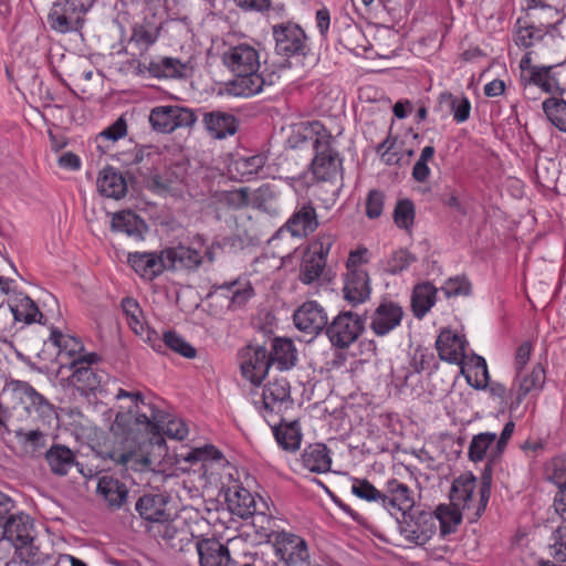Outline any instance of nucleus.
<instances>
[{
  "instance_id": "f257e3e1",
  "label": "nucleus",
  "mask_w": 566,
  "mask_h": 566,
  "mask_svg": "<svg viewBox=\"0 0 566 566\" xmlns=\"http://www.w3.org/2000/svg\"><path fill=\"white\" fill-rule=\"evenodd\" d=\"M0 536L14 548L20 562L28 566L44 565L51 559L50 554L40 548L36 527L29 514L13 513L2 521Z\"/></svg>"
},
{
  "instance_id": "f03ea898",
  "label": "nucleus",
  "mask_w": 566,
  "mask_h": 566,
  "mask_svg": "<svg viewBox=\"0 0 566 566\" xmlns=\"http://www.w3.org/2000/svg\"><path fill=\"white\" fill-rule=\"evenodd\" d=\"M297 136L303 140H311L315 150L312 160V172L319 181H333L342 169L339 154L332 146L334 142L331 133L319 122L302 124Z\"/></svg>"
},
{
  "instance_id": "7ed1b4c3",
  "label": "nucleus",
  "mask_w": 566,
  "mask_h": 566,
  "mask_svg": "<svg viewBox=\"0 0 566 566\" xmlns=\"http://www.w3.org/2000/svg\"><path fill=\"white\" fill-rule=\"evenodd\" d=\"M491 474L484 472L479 488V499L473 497L476 488V479L470 473H463L457 478L451 486L450 499L452 505L461 510H473V516L480 517L485 511L491 494Z\"/></svg>"
},
{
  "instance_id": "20e7f679",
  "label": "nucleus",
  "mask_w": 566,
  "mask_h": 566,
  "mask_svg": "<svg viewBox=\"0 0 566 566\" xmlns=\"http://www.w3.org/2000/svg\"><path fill=\"white\" fill-rule=\"evenodd\" d=\"M364 329L365 321L359 314L342 311L327 324L325 333L334 347L345 349L359 338Z\"/></svg>"
},
{
  "instance_id": "39448f33",
  "label": "nucleus",
  "mask_w": 566,
  "mask_h": 566,
  "mask_svg": "<svg viewBox=\"0 0 566 566\" xmlns=\"http://www.w3.org/2000/svg\"><path fill=\"white\" fill-rule=\"evenodd\" d=\"M318 216L313 203L311 201L297 203L293 213L272 235L270 242L282 239L285 233L296 239L306 238L318 228Z\"/></svg>"
},
{
  "instance_id": "423d86ee",
  "label": "nucleus",
  "mask_w": 566,
  "mask_h": 566,
  "mask_svg": "<svg viewBox=\"0 0 566 566\" xmlns=\"http://www.w3.org/2000/svg\"><path fill=\"white\" fill-rule=\"evenodd\" d=\"M275 40V51L279 55L305 57L310 52L307 36L303 29L294 23H281L272 28Z\"/></svg>"
},
{
  "instance_id": "0eeeda50",
  "label": "nucleus",
  "mask_w": 566,
  "mask_h": 566,
  "mask_svg": "<svg viewBox=\"0 0 566 566\" xmlns=\"http://www.w3.org/2000/svg\"><path fill=\"white\" fill-rule=\"evenodd\" d=\"M196 120L197 116L193 111L177 105L157 106L149 114L153 129L159 133H171L180 127H191Z\"/></svg>"
},
{
  "instance_id": "6e6552de",
  "label": "nucleus",
  "mask_w": 566,
  "mask_h": 566,
  "mask_svg": "<svg viewBox=\"0 0 566 566\" xmlns=\"http://www.w3.org/2000/svg\"><path fill=\"white\" fill-rule=\"evenodd\" d=\"M253 403L264 418L270 413H281L292 405L290 384L285 378L269 381L260 394V399Z\"/></svg>"
},
{
  "instance_id": "1a4fd4ad",
  "label": "nucleus",
  "mask_w": 566,
  "mask_h": 566,
  "mask_svg": "<svg viewBox=\"0 0 566 566\" xmlns=\"http://www.w3.org/2000/svg\"><path fill=\"white\" fill-rule=\"evenodd\" d=\"M400 535L409 543L424 545L437 532V518L431 513L421 512L417 516L397 517Z\"/></svg>"
},
{
  "instance_id": "9d476101",
  "label": "nucleus",
  "mask_w": 566,
  "mask_h": 566,
  "mask_svg": "<svg viewBox=\"0 0 566 566\" xmlns=\"http://www.w3.org/2000/svg\"><path fill=\"white\" fill-rule=\"evenodd\" d=\"M274 549L285 566H310L307 543L298 535L280 532L275 535Z\"/></svg>"
},
{
  "instance_id": "9b49d317",
  "label": "nucleus",
  "mask_w": 566,
  "mask_h": 566,
  "mask_svg": "<svg viewBox=\"0 0 566 566\" xmlns=\"http://www.w3.org/2000/svg\"><path fill=\"white\" fill-rule=\"evenodd\" d=\"M97 359L96 354L90 353L86 357H80L70 363L69 369L72 370L70 381L82 394L94 392L104 380L105 375L92 367Z\"/></svg>"
},
{
  "instance_id": "f8f14e48",
  "label": "nucleus",
  "mask_w": 566,
  "mask_h": 566,
  "mask_svg": "<svg viewBox=\"0 0 566 566\" xmlns=\"http://www.w3.org/2000/svg\"><path fill=\"white\" fill-rule=\"evenodd\" d=\"M84 12L83 6L77 7L73 0H59L50 9L48 23L57 33H69L80 28Z\"/></svg>"
},
{
  "instance_id": "ddd939ff",
  "label": "nucleus",
  "mask_w": 566,
  "mask_h": 566,
  "mask_svg": "<svg viewBox=\"0 0 566 566\" xmlns=\"http://www.w3.org/2000/svg\"><path fill=\"white\" fill-rule=\"evenodd\" d=\"M403 317L402 307L394 301L384 300L369 316V328L379 337H384L400 326Z\"/></svg>"
},
{
  "instance_id": "4468645a",
  "label": "nucleus",
  "mask_w": 566,
  "mask_h": 566,
  "mask_svg": "<svg viewBox=\"0 0 566 566\" xmlns=\"http://www.w3.org/2000/svg\"><path fill=\"white\" fill-rule=\"evenodd\" d=\"M222 61L235 75L258 71L260 67L259 51L248 43L230 46L223 53Z\"/></svg>"
},
{
  "instance_id": "2eb2a0df",
  "label": "nucleus",
  "mask_w": 566,
  "mask_h": 566,
  "mask_svg": "<svg viewBox=\"0 0 566 566\" xmlns=\"http://www.w3.org/2000/svg\"><path fill=\"white\" fill-rule=\"evenodd\" d=\"M293 321L298 331L315 336L326 329L327 313L316 301H307L294 312Z\"/></svg>"
},
{
  "instance_id": "dca6fc26",
  "label": "nucleus",
  "mask_w": 566,
  "mask_h": 566,
  "mask_svg": "<svg viewBox=\"0 0 566 566\" xmlns=\"http://www.w3.org/2000/svg\"><path fill=\"white\" fill-rule=\"evenodd\" d=\"M412 506L413 497L408 485L396 479L389 480L382 495V507L397 518L407 515Z\"/></svg>"
},
{
  "instance_id": "f3484780",
  "label": "nucleus",
  "mask_w": 566,
  "mask_h": 566,
  "mask_svg": "<svg viewBox=\"0 0 566 566\" xmlns=\"http://www.w3.org/2000/svg\"><path fill=\"white\" fill-rule=\"evenodd\" d=\"M128 264L144 280L153 281L168 270L165 250L160 252H133L127 256Z\"/></svg>"
},
{
  "instance_id": "a211bd4d",
  "label": "nucleus",
  "mask_w": 566,
  "mask_h": 566,
  "mask_svg": "<svg viewBox=\"0 0 566 566\" xmlns=\"http://www.w3.org/2000/svg\"><path fill=\"white\" fill-rule=\"evenodd\" d=\"M271 360L265 347H248L241 363V371L245 379L253 385H260L268 375Z\"/></svg>"
},
{
  "instance_id": "6ab92c4d",
  "label": "nucleus",
  "mask_w": 566,
  "mask_h": 566,
  "mask_svg": "<svg viewBox=\"0 0 566 566\" xmlns=\"http://www.w3.org/2000/svg\"><path fill=\"white\" fill-rule=\"evenodd\" d=\"M49 343L56 348V359L61 369L69 368L72 360L87 356L83 353V344L78 338L64 334L59 328L51 329Z\"/></svg>"
},
{
  "instance_id": "aec40b11",
  "label": "nucleus",
  "mask_w": 566,
  "mask_h": 566,
  "mask_svg": "<svg viewBox=\"0 0 566 566\" xmlns=\"http://www.w3.org/2000/svg\"><path fill=\"white\" fill-rule=\"evenodd\" d=\"M371 295L368 272H346L344 274L343 296L352 306L366 303Z\"/></svg>"
},
{
  "instance_id": "412c9836",
  "label": "nucleus",
  "mask_w": 566,
  "mask_h": 566,
  "mask_svg": "<svg viewBox=\"0 0 566 566\" xmlns=\"http://www.w3.org/2000/svg\"><path fill=\"white\" fill-rule=\"evenodd\" d=\"M202 124L208 135L214 139H224L238 130L235 116L219 109L202 112Z\"/></svg>"
},
{
  "instance_id": "4be33fe9",
  "label": "nucleus",
  "mask_w": 566,
  "mask_h": 566,
  "mask_svg": "<svg viewBox=\"0 0 566 566\" xmlns=\"http://www.w3.org/2000/svg\"><path fill=\"white\" fill-rule=\"evenodd\" d=\"M436 347L439 357L451 364L462 365L465 359V339L463 336L450 329L442 331L437 340Z\"/></svg>"
},
{
  "instance_id": "5701e85b",
  "label": "nucleus",
  "mask_w": 566,
  "mask_h": 566,
  "mask_svg": "<svg viewBox=\"0 0 566 566\" xmlns=\"http://www.w3.org/2000/svg\"><path fill=\"white\" fill-rule=\"evenodd\" d=\"M169 497L166 494H144L136 502L135 509L142 518L164 523L170 517V513L167 511Z\"/></svg>"
},
{
  "instance_id": "b1692460",
  "label": "nucleus",
  "mask_w": 566,
  "mask_h": 566,
  "mask_svg": "<svg viewBox=\"0 0 566 566\" xmlns=\"http://www.w3.org/2000/svg\"><path fill=\"white\" fill-rule=\"evenodd\" d=\"M196 549L201 566H231L232 564L228 547L216 538L197 541Z\"/></svg>"
},
{
  "instance_id": "393cba45",
  "label": "nucleus",
  "mask_w": 566,
  "mask_h": 566,
  "mask_svg": "<svg viewBox=\"0 0 566 566\" xmlns=\"http://www.w3.org/2000/svg\"><path fill=\"white\" fill-rule=\"evenodd\" d=\"M15 391L21 395V399L28 405L27 409L35 411L43 423L50 424L56 419L54 407L29 384L18 382Z\"/></svg>"
},
{
  "instance_id": "a878e982",
  "label": "nucleus",
  "mask_w": 566,
  "mask_h": 566,
  "mask_svg": "<svg viewBox=\"0 0 566 566\" xmlns=\"http://www.w3.org/2000/svg\"><path fill=\"white\" fill-rule=\"evenodd\" d=\"M96 494L112 509H120L127 501L128 489L118 479L111 475L98 478Z\"/></svg>"
},
{
  "instance_id": "bb28decb",
  "label": "nucleus",
  "mask_w": 566,
  "mask_h": 566,
  "mask_svg": "<svg viewBox=\"0 0 566 566\" xmlns=\"http://www.w3.org/2000/svg\"><path fill=\"white\" fill-rule=\"evenodd\" d=\"M546 21L518 19L515 31V43L522 48H531L551 32L555 25H545Z\"/></svg>"
},
{
  "instance_id": "cd10ccee",
  "label": "nucleus",
  "mask_w": 566,
  "mask_h": 566,
  "mask_svg": "<svg viewBox=\"0 0 566 566\" xmlns=\"http://www.w3.org/2000/svg\"><path fill=\"white\" fill-rule=\"evenodd\" d=\"M168 270H196L202 263V254L195 248L178 245L165 249Z\"/></svg>"
},
{
  "instance_id": "c85d7f7f",
  "label": "nucleus",
  "mask_w": 566,
  "mask_h": 566,
  "mask_svg": "<svg viewBox=\"0 0 566 566\" xmlns=\"http://www.w3.org/2000/svg\"><path fill=\"white\" fill-rule=\"evenodd\" d=\"M266 160L268 157L264 154L237 156L230 161L228 171L233 179L250 180L263 169Z\"/></svg>"
},
{
  "instance_id": "c756f323",
  "label": "nucleus",
  "mask_w": 566,
  "mask_h": 566,
  "mask_svg": "<svg viewBox=\"0 0 566 566\" xmlns=\"http://www.w3.org/2000/svg\"><path fill=\"white\" fill-rule=\"evenodd\" d=\"M553 66H531L527 75L522 76L524 93L527 94L532 86L539 87L545 93H556L560 90L559 82L552 74Z\"/></svg>"
},
{
  "instance_id": "7c9ffc66",
  "label": "nucleus",
  "mask_w": 566,
  "mask_h": 566,
  "mask_svg": "<svg viewBox=\"0 0 566 566\" xmlns=\"http://www.w3.org/2000/svg\"><path fill=\"white\" fill-rule=\"evenodd\" d=\"M546 380L545 369L542 364H536L530 373H516L517 392L515 405L518 406L528 394L539 392Z\"/></svg>"
},
{
  "instance_id": "2f4dec72",
  "label": "nucleus",
  "mask_w": 566,
  "mask_h": 566,
  "mask_svg": "<svg viewBox=\"0 0 566 566\" xmlns=\"http://www.w3.org/2000/svg\"><path fill=\"white\" fill-rule=\"evenodd\" d=\"M96 184L99 193L107 198L120 199L127 193L126 179L113 167L104 168Z\"/></svg>"
},
{
  "instance_id": "473e14b6",
  "label": "nucleus",
  "mask_w": 566,
  "mask_h": 566,
  "mask_svg": "<svg viewBox=\"0 0 566 566\" xmlns=\"http://www.w3.org/2000/svg\"><path fill=\"white\" fill-rule=\"evenodd\" d=\"M301 461L305 469L314 473H326L332 467L331 453L324 443L307 446L302 452Z\"/></svg>"
},
{
  "instance_id": "72a5a7b5",
  "label": "nucleus",
  "mask_w": 566,
  "mask_h": 566,
  "mask_svg": "<svg viewBox=\"0 0 566 566\" xmlns=\"http://www.w3.org/2000/svg\"><path fill=\"white\" fill-rule=\"evenodd\" d=\"M226 499L230 511L241 518H248L255 513L256 503L253 495L241 485L229 488L226 493Z\"/></svg>"
},
{
  "instance_id": "f704fd0d",
  "label": "nucleus",
  "mask_w": 566,
  "mask_h": 566,
  "mask_svg": "<svg viewBox=\"0 0 566 566\" xmlns=\"http://www.w3.org/2000/svg\"><path fill=\"white\" fill-rule=\"evenodd\" d=\"M45 460L55 475H66L73 467H78L74 452L63 444H53L45 452Z\"/></svg>"
},
{
  "instance_id": "c9c22d12",
  "label": "nucleus",
  "mask_w": 566,
  "mask_h": 566,
  "mask_svg": "<svg viewBox=\"0 0 566 566\" xmlns=\"http://www.w3.org/2000/svg\"><path fill=\"white\" fill-rule=\"evenodd\" d=\"M12 316L13 324L15 322H23L25 324L42 323V313L39 311L36 304L29 297L23 296L17 303L9 305L8 310L0 308L1 316Z\"/></svg>"
},
{
  "instance_id": "e433bc0d",
  "label": "nucleus",
  "mask_w": 566,
  "mask_h": 566,
  "mask_svg": "<svg viewBox=\"0 0 566 566\" xmlns=\"http://www.w3.org/2000/svg\"><path fill=\"white\" fill-rule=\"evenodd\" d=\"M112 229L123 232L136 240H143L147 226L144 220L132 211H120L112 218Z\"/></svg>"
},
{
  "instance_id": "4c0bfd02",
  "label": "nucleus",
  "mask_w": 566,
  "mask_h": 566,
  "mask_svg": "<svg viewBox=\"0 0 566 566\" xmlns=\"http://www.w3.org/2000/svg\"><path fill=\"white\" fill-rule=\"evenodd\" d=\"M161 28L148 21L135 23L132 27L129 43L133 44L140 54H145L159 39Z\"/></svg>"
},
{
  "instance_id": "58836bf2",
  "label": "nucleus",
  "mask_w": 566,
  "mask_h": 566,
  "mask_svg": "<svg viewBox=\"0 0 566 566\" xmlns=\"http://www.w3.org/2000/svg\"><path fill=\"white\" fill-rule=\"evenodd\" d=\"M184 180V168L176 166L166 170L164 174L154 175L149 178L147 187L159 195L176 192L179 190V185Z\"/></svg>"
},
{
  "instance_id": "ea45409f",
  "label": "nucleus",
  "mask_w": 566,
  "mask_h": 566,
  "mask_svg": "<svg viewBox=\"0 0 566 566\" xmlns=\"http://www.w3.org/2000/svg\"><path fill=\"white\" fill-rule=\"evenodd\" d=\"M269 357L272 364L277 365L279 369L289 370L296 364L297 350L291 339L275 338Z\"/></svg>"
},
{
  "instance_id": "a19ab883",
  "label": "nucleus",
  "mask_w": 566,
  "mask_h": 566,
  "mask_svg": "<svg viewBox=\"0 0 566 566\" xmlns=\"http://www.w3.org/2000/svg\"><path fill=\"white\" fill-rule=\"evenodd\" d=\"M265 81L258 71L247 72L235 75L230 91L235 96L250 97L263 90Z\"/></svg>"
},
{
  "instance_id": "79ce46f5",
  "label": "nucleus",
  "mask_w": 566,
  "mask_h": 566,
  "mask_svg": "<svg viewBox=\"0 0 566 566\" xmlns=\"http://www.w3.org/2000/svg\"><path fill=\"white\" fill-rule=\"evenodd\" d=\"M526 17L533 21L542 19V13L548 17L546 19L547 25H556L560 22L559 11L557 9L558 0H524Z\"/></svg>"
},
{
  "instance_id": "37998d69",
  "label": "nucleus",
  "mask_w": 566,
  "mask_h": 566,
  "mask_svg": "<svg viewBox=\"0 0 566 566\" xmlns=\"http://www.w3.org/2000/svg\"><path fill=\"white\" fill-rule=\"evenodd\" d=\"M437 292V287L429 282L415 286L411 304L417 318H422L436 304Z\"/></svg>"
},
{
  "instance_id": "c03bdc74",
  "label": "nucleus",
  "mask_w": 566,
  "mask_h": 566,
  "mask_svg": "<svg viewBox=\"0 0 566 566\" xmlns=\"http://www.w3.org/2000/svg\"><path fill=\"white\" fill-rule=\"evenodd\" d=\"M279 446L286 451H296L302 441L301 427L297 421L280 423L273 428Z\"/></svg>"
},
{
  "instance_id": "a18cd8bd",
  "label": "nucleus",
  "mask_w": 566,
  "mask_h": 566,
  "mask_svg": "<svg viewBox=\"0 0 566 566\" xmlns=\"http://www.w3.org/2000/svg\"><path fill=\"white\" fill-rule=\"evenodd\" d=\"M461 373L465 376L469 385L475 389H485L488 387L490 375L486 361L481 356L471 357V366L467 369L464 363L461 365Z\"/></svg>"
},
{
  "instance_id": "49530a36",
  "label": "nucleus",
  "mask_w": 566,
  "mask_h": 566,
  "mask_svg": "<svg viewBox=\"0 0 566 566\" xmlns=\"http://www.w3.org/2000/svg\"><path fill=\"white\" fill-rule=\"evenodd\" d=\"M441 106H446L453 115L457 123L465 122L471 112V103L464 95H453L450 92H443L439 96Z\"/></svg>"
},
{
  "instance_id": "de8ad7c7",
  "label": "nucleus",
  "mask_w": 566,
  "mask_h": 566,
  "mask_svg": "<svg viewBox=\"0 0 566 566\" xmlns=\"http://www.w3.org/2000/svg\"><path fill=\"white\" fill-rule=\"evenodd\" d=\"M155 77H182L186 75L187 65L175 57H161L158 61L149 63L148 67Z\"/></svg>"
},
{
  "instance_id": "09e8293b",
  "label": "nucleus",
  "mask_w": 566,
  "mask_h": 566,
  "mask_svg": "<svg viewBox=\"0 0 566 566\" xmlns=\"http://www.w3.org/2000/svg\"><path fill=\"white\" fill-rule=\"evenodd\" d=\"M14 437L24 452L31 455L40 452L46 446V434L40 429L20 428L14 430Z\"/></svg>"
},
{
  "instance_id": "8fccbe9b",
  "label": "nucleus",
  "mask_w": 566,
  "mask_h": 566,
  "mask_svg": "<svg viewBox=\"0 0 566 566\" xmlns=\"http://www.w3.org/2000/svg\"><path fill=\"white\" fill-rule=\"evenodd\" d=\"M542 107L548 122L559 132L566 133V101L548 97L543 102Z\"/></svg>"
},
{
  "instance_id": "3c124183",
  "label": "nucleus",
  "mask_w": 566,
  "mask_h": 566,
  "mask_svg": "<svg viewBox=\"0 0 566 566\" xmlns=\"http://www.w3.org/2000/svg\"><path fill=\"white\" fill-rule=\"evenodd\" d=\"M460 510L461 509L455 506L450 507L446 505H440L437 509L433 516L437 518V525L439 524L440 535L442 537H446L457 531V527L462 520Z\"/></svg>"
},
{
  "instance_id": "603ef678",
  "label": "nucleus",
  "mask_w": 566,
  "mask_h": 566,
  "mask_svg": "<svg viewBox=\"0 0 566 566\" xmlns=\"http://www.w3.org/2000/svg\"><path fill=\"white\" fill-rule=\"evenodd\" d=\"M184 461L189 463L202 462V467L207 470L208 464L222 463L224 461L222 453L211 444L195 448L181 454Z\"/></svg>"
},
{
  "instance_id": "864d4df0",
  "label": "nucleus",
  "mask_w": 566,
  "mask_h": 566,
  "mask_svg": "<svg viewBox=\"0 0 566 566\" xmlns=\"http://www.w3.org/2000/svg\"><path fill=\"white\" fill-rule=\"evenodd\" d=\"M229 297V308L238 310L247 304L253 295V289L249 282H231L223 286Z\"/></svg>"
},
{
  "instance_id": "5fc2aeb1",
  "label": "nucleus",
  "mask_w": 566,
  "mask_h": 566,
  "mask_svg": "<svg viewBox=\"0 0 566 566\" xmlns=\"http://www.w3.org/2000/svg\"><path fill=\"white\" fill-rule=\"evenodd\" d=\"M216 201L230 209H242L250 203V190L248 187H242L234 190L217 192Z\"/></svg>"
},
{
  "instance_id": "6e6d98bb",
  "label": "nucleus",
  "mask_w": 566,
  "mask_h": 566,
  "mask_svg": "<svg viewBox=\"0 0 566 566\" xmlns=\"http://www.w3.org/2000/svg\"><path fill=\"white\" fill-rule=\"evenodd\" d=\"M164 348L167 347L176 354L192 359L197 356L196 348L175 331H167L163 334Z\"/></svg>"
},
{
  "instance_id": "4d7b16f0",
  "label": "nucleus",
  "mask_w": 566,
  "mask_h": 566,
  "mask_svg": "<svg viewBox=\"0 0 566 566\" xmlns=\"http://www.w3.org/2000/svg\"><path fill=\"white\" fill-rule=\"evenodd\" d=\"M122 310L127 318V324L137 335H143L145 332V323L143 321V312L136 300L125 297L122 301Z\"/></svg>"
},
{
  "instance_id": "13d9d810",
  "label": "nucleus",
  "mask_w": 566,
  "mask_h": 566,
  "mask_svg": "<svg viewBox=\"0 0 566 566\" xmlns=\"http://www.w3.org/2000/svg\"><path fill=\"white\" fill-rule=\"evenodd\" d=\"M325 260L322 256L310 255L304 260L300 270V281L304 284H311L319 279L324 268Z\"/></svg>"
},
{
  "instance_id": "bf43d9fd",
  "label": "nucleus",
  "mask_w": 566,
  "mask_h": 566,
  "mask_svg": "<svg viewBox=\"0 0 566 566\" xmlns=\"http://www.w3.org/2000/svg\"><path fill=\"white\" fill-rule=\"evenodd\" d=\"M496 440V433L482 432L473 437L469 447V458L474 461H481L484 459L488 449Z\"/></svg>"
},
{
  "instance_id": "052dcab7",
  "label": "nucleus",
  "mask_w": 566,
  "mask_h": 566,
  "mask_svg": "<svg viewBox=\"0 0 566 566\" xmlns=\"http://www.w3.org/2000/svg\"><path fill=\"white\" fill-rule=\"evenodd\" d=\"M352 492L361 500L375 502L382 506L384 491H379L367 480L355 479L352 484Z\"/></svg>"
},
{
  "instance_id": "680f3d73",
  "label": "nucleus",
  "mask_w": 566,
  "mask_h": 566,
  "mask_svg": "<svg viewBox=\"0 0 566 566\" xmlns=\"http://www.w3.org/2000/svg\"><path fill=\"white\" fill-rule=\"evenodd\" d=\"M417 258L407 250H398L387 260L385 270L389 274H398L407 270Z\"/></svg>"
},
{
  "instance_id": "e2e57ef3",
  "label": "nucleus",
  "mask_w": 566,
  "mask_h": 566,
  "mask_svg": "<svg viewBox=\"0 0 566 566\" xmlns=\"http://www.w3.org/2000/svg\"><path fill=\"white\" fill-rule=\"evenodd\" d=\"M434 147L433 146H426L421 154L413 165L412 168V178L418 182H426L431 174V170L428 166V163L433 158L434 156Z\"/></svg>"
},
{
  "instance_id": "0e129e2a",
  "label": "nucleus",
  "mask_w": 566,
  "mask_h": 566,
  "mask_svg": "<svg viewBox=\"0 0 566 566\" xmlns=\"http://www.w3.org/2000/svg\"><path fill=\"white\" fill-rule=\"evenodd\" d=\"M249 517L252 518V525L253 527H255L256 533L260 535L262 539L275 543V535L279 532H275L273 530V520L269 515H266L263 512H258L255 510V513H253V515H250Z\"/></svg>"
},
{
  "instance_id": "69168bd1",
  "label": "nucleus",
  "mask_w": 566,
  "mask_h": 566,
  "mask_svg": "<svg viewBox=\"0 0 566 566\" xmlns=\"http://www.w3.org/2000/svg\"><path fill=\"white\" fill-rule=\"evenodd\" d=\"M114 461L120 465H123L126 471H143L150 465V460L147 457L142 454H137L135 452H126L119 453L117 457L113 458Z\"/></svg>"
},
{
  "instance_id": "338daca9",
  "label": "nucleus",
  "mask_w": 566,
  "mask_h": 566,
  "mask_svg": "<svg viewBox=\"0 0 566 566\" xmlns=\"http://www.w3.org/2000/svg\"><path fill=\"white\" fill-rule=\"evenodd\" d=\"M415 219V209L410 200H400L394 212L395 223L402 229H408Z\"/></svg>"
},
{
  "instance_id": "774afa93",
  "label": "nucleus",
  "mask_w": 566,
  "mask_h": 566,
  "mask_svg": "<svg viewBox=\"0 0 566 566\" xmlns=\"http://www.w3.org/2000/svg\"><path fill=\"white\" fill-rule=\"evenodd\" d=\"M395 144L396 138H392L390 135H388L387 138L376 148V153L380 159L388 166L400 165L401 161V155L394 149Z\"/></svg>"
}]
</instances>
